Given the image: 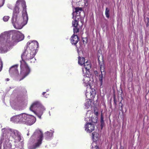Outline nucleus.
<instances>
[{
    "label": "nucleus",
    "instance_id": "nucleus-1",
    "mask_svg": "<svg viewBox=\"0 0 149 149\" xmlns=\"http://www.w3.org/2000/svg\"><path fill=\"white\" fill-rule=\"evenodd\" d=\"M19 4H21L23 8L22 16L20 18V24L19 26V29H22L26 25L28 19V15L26 10V2L24 0H19Z\"/></svg>",
    "mask_w": 149,
    "mask_h": 149
},
{
    "label": "nucleus",
    "instance_id": "nucleus-2",
    "mask_svg": "<svg viewBox=\"0 0 149 149\" xmlns=\"http://www.w3.org/2000/svg\"><path fill=\"white\" fill-rule=\"evenodd\" d=\"M43 133L41 130L37 129L34 132L33 134L31 137L30 140H34L33 142L34 143V148L32 149H35L36 147L39 146L42 143L43 139Z\"/></svg>",
    "mask_w": 149,
    "mask_h": 149
},
{
    "label": "nucleus",
    "instance_id": "nucleus-3",
    "mask_svg": "<svg viewBox=\"0 0 149 149\" xmlns=\"http://www.w3.org/2000/svg\"><path fill=\"white\" fill-rule=\"evenodd\" d=\"M19 13V0H17L13 8L12 22L14 27L16 29L19 28L18 17Z\"/></svg>",
    "mask_w": 149,
    "mask_h": 149
},
{
    "label": "nucleus",
    "instance_id": "nucleus-4",
    "mask_svg": "<svg viewBox=\"0 0 149 149\" xmlns=\"http://www.w3.org/2000/svg\"><path fill=\"white\" fill-rule=\"evenodd\" d=\"M32 49V50H31L30 49H28L27 47L26 48L21 56L22 60L24 61V60L26 59H32L34 57L36 53V50L34 49Z\"/></svg>",
    "mask_w": 149,
    "mask_h": 149
},
{
    "label": "nucleus",
    "instance_id": "nucleus-5",
    "mask_svg": "<svg viewBox=\"0 0 149 149\" xmlns=\"http://www.w3.org/2000/svg\"><path fill=\"white\" fill-rule=\"evenodd\" d=\"M20 75L22 78L20 80L26 77L30 72V69L24 61H20Z\"/></svg>",
    "mask_w": 149,
    "mask_h": 149
},
{
    "label": "nucleus",
    "instance_id": "nucleus-6",
    "mask_svg": "<svg viewBox=\"0 0 149 149\" xmlns=\"http://www.w3.org/2000/svg\"><path fill=\"white\" fill-rule=\"evenodd\" d=\"M10 105L12 108L16 110L18 107L19 100L17 97L12 99L10 101Z\"/></svg>",
    "mask_w": 149,
    "mask_h": 149
},
{
    "label": "nucleus",
    "instance_id": "nucleus-7",
    "mask_svg": "<svg viewBox=\"0 0 149 149\" xmlns=\"http://www.w3.org/2000/svg\"><path fill=\"white\" fill-rule=\"evenodd\" d=\"M18 65L16 64L11 66L9 70V73L11 76H17L18 74Z\"/></svg>",
    "mask_w": 149,
    "mask_h": 149
},
{
    "label": "nucleus",
    "instance_id": "nucleus-8",
    "mask_svg": "<svg viewBox=\"0 0 149 149\" xmlns=\"http://www.w3.org/2000/svg\"><path fill=\"white\" fill-rule=\"evenodd\" d=\"M41 106V104L39 102H34L30 108V110L36 114V111L38 110V109Z\"/></svg>",
    "mask_w": 149,
    "mask_h": 149
},
{
    "label": "nucleus",
    "instance_id": "nucleus-9",
    "mask_svg": "<svg viewBox=\"0 0 149 149\" xmlns=\"http://www.w3.org/2000/svg\"><path fill=\"white\" fill-rule=\"evenodd\" d=\"M85 128L87 132L91 133L94 130L95 127L94 124L89 122L85 125Z\"/></svg>",
    "mask_w": 149,
    "mask_h": 149
},
{
    "label": "nucleus",
    "instance_id": "nucleus-10",
    "mask_svg": "<svg viewBox=\"0 0 149 149\" xmlns=\"http://www.w3.org/2000/svg\"><path fill=\"white\" fill-rule=\"evenodd\" d=\"M26 124L29 125L33 124L36 121V118L31 115H28Z\"/></svg>",
    "mask_w": 149,
    "mask_h": 149
},
{
    "label": "nucleus",
    "instance_id": "nucleus-11",
    "mask_svg": "<svg viewBox=\"0 0 149 149\" xmlns=\"http://www.w3.org/2000/svg\"><path fill=\"white\" fill-rule=\"evenodd\" d=\"M28 115L25 113L19 114V122L23 124H26Z\"/></svg>",
    "mask_w": 149,
    "mask_h": 149
},
{
    "label": "nucleus",
    "instance_id": "nucleus-12",
    "mask_svg": "<svg viewBox=\"0 0 149 149\" xmlns=\"http://www.w3.org/2000/svg\"><path fill=\"white\" fill-rule=\"evenodd\" d=\"M88 114H86V115L85 117V120L87 122L91 121V122H90V123H91L92 124H93L94 123H96L97 122V118L96 117H91L90 118V117H88Z\"/></svg>",
    "mask_w": 149,
    "mask_h": 149
},
{
    "label": "nucleus",
    "instance_id": "nucleus-13",
    "mask_svg": "<svg viewBox=\"0 0 149 149\" xmlns=\"http://www.w3.org/2000/svg\"><path fill=\"white\" fill-rule=\"evenodd\" d=\"M5 41H0V52L4 53L6 52V45L5 44Z\"/></svg>",
    "mask_w": 149,
    "mask_h": 149
},
{
    "label": "nucleus",
    "instance_id": "nucleus-14",
    "mask_svg": "<svg viewBox=\"0 0 149 149\" xmlns=\"http://www.w3.org/2000/svg\"><path fill=\"white\" fill-rule=\"evenodd\" d=\"M6 131V132H8V133L11 134L12 136L13 135V134L15 135V136H17V137H19L18 131L16 130H14L13 132L12 133V131L11 130L9 129H2V132H4L5 131Z\"/></svg>",
    "mask_w": 149,
    "mask_h": 149
},
{
    "label": "nucleus",
    "instance_id": "nucleus-15",
    "mask_svg": "<svg viewBox=\"0 0 149 149\" xmlns=\"http://www.w3.org/2000/svg\"><path fill=\"white\" fill-rule=\"evenodd\" d=\"M31 45V46L30 47H29V48H30L29 49L32 50V49H33L35 50L34 48L36 47V45H37V47H38V43L36 41H30L27 42V46H28V45Z\"/></svg>",
    "mask_w": 149,
    "mask_h": 149
},
{
    "label": "nucleus",
    "instance_id": "nucleus-16",
    "mask_svg": "<svg viewBox=\"0 0 149 149\" xmlns=\"http://www.w3.org/2000/svg\"><path fill=\"white\" fill-rule=\"evenodd\" d=\"M71 42L72 45H75L79 41V38L77 35L73 34L71 37Z\"/></svg>",
    "mask_w": 149,
    "mask_h": 149
},
{
    "label": "nucleus",
    "instance_id": "nucleus-17",
    "mask_svg": "<svg viewBox=\"0 0 149 149\" xmlns=\"http://www.w3.org/2000/svg\"><path fill=\"white\" fill-rule=\"evenodd\" d=\"M54 132V131L51 132L47 131L45 132L44 133V137L45 139L47 140L50 139L53 136Z\"/></svg>",
    "mask_w": 149,
    "mask_h": 149
},
{
    "label": "nucleus",
    "instance_id": "nucleus-18",
    "mask_svg": "<svg viewBox=\"0 0 149 149\" xmlns=\"http://www.w3.org/2000/svg\"><path fill=\"white\" fill-rule=\"evenodd\" d=\"M92 137L93 141H96L98 139L99 136V134L97 132H94L92 134Z\"/></svg>",
    "mask_w": 149,
    "mask_h": 149
},
{
    "label": "nucleus",
    "instance_id": "nucleus-19",
    "mask_svg": "<svg viewBox=\"0 0 149 149\" xmlns=\"http://www.w3.org/2000/svg\"><path fill=\"white\" fill-rule=\"evenodd\" d=\"M83 64L86 70H88L91 68V65L90 62L89 61H87L85 62Z\"/></svg>",
    "mask_w": 149,
    "mask_h": 149
},
{
    "label": "nucleus",
    "instance_id": "nucleus-20",
    "mask_svg": "<svg viewBox=\"0 0 149 149\" xmlns=\"http://www.w3.org/2000/svg\"><path fill=\"white\" fill-rule=\"evenodd\" d=\"M10 121L13 123H17L19 122V116L17 115L13 116L10 118Z\"/></svg>",
    "mask_w": 149,
    "mask_h": 149
},
{
    "label": "nucleus",
    "instance_id": "nucleus-21",
    "mask_svg": "<svg viewBox=\"0 0 149 149\" xmlns=\"http://www.w3.org/2000/svg\"><path fill=\"white\" fill-rule=\"evenodd\" d=\"M78 59L79 64L80 65H83L85 63L84 58L83 57H80L79 56Z\"/></svg>",
    "mask_w": 149,
    "mask_h": 149
},
{
    "label": "nucleus",
    "instance_id": "nucleus-22",
    "mask_svg": "<svg viewBox=\"0 0 149 149\" xmlns=\"http://www.w3.org/2000/svg\"><path fill=\"white\" fill-rule=\"evenodd\" d=\"M19 141L20 143H19V145L21 144V147L19 148L21 149H24L23 147L24 145V142H23V137H21L20 135H19Z\"/></svg>",
    "mask_w": 149,
    "mask_h": 149
},
{
    "label": "nucleus",
    "instance_id": "nucleus-23",
    "mask_svg": "<svg viewBox=\"0 0 149 149\" xmlns=\"http://www.w3.org/2000/svg\"><path fill=\"white\" fill-rule=\"evenodd\" d=\"M9 36V34L7 32H5L4 33L1 34L0 35V39H2L3 38H5L6 37H7Z\"/></svg>",
    "mask_w": 149,
    "mask_h": 149
},
{
    "label": "nucleus",
    "instance_id": "nucleus-24",
    "mask_svg": "<svg viewBox=\"0 0 149 149\" xmlns=\"http://www.w3.org/2000/svg\"><path fill=\"white\" fill-rule=\"evenodd\" d=\"M82 9L81 8L77 7L75 9V12L78 15L79 14L80 12L81 11Z\"/></svg>",
    "mask_w": 149,
    "mask_h": 149
},
{
    "label": "nucleus",
    "instance_id": "nucleus-25",
    "mask_svg": "<svg viewBox=\"0 0 149 149\" xmlns=\"http://www.w3.org/2000/svg\"><path fill=\"white\" fill-rule=\"evenodd\" d=\"M91 102L89 100L88 101H87L85 103V106L86 107V108L87 109L89 108L91 106Z\"/></svg>",
    "mask_w": 149,
    "mask_h": 149
},
{
    "label": "nucleus",
    "instance_id": "nucleus-26",
    "mask_svg": "<svg viewBox=\"0 0 149 149\" xmlns=\"http://www.w3.org/2000/svg\"><path fill=\"white\" fill-rule=\"evenodd\" d=\"M18 32L17 31H15L13 32L14 35L13 36V39H16L17 38V36L18 34Z\"/></svg>",
    "mask_w": 149,
    "mask_h": 149
},
{
    "label": "nucleus",
    "instance_id": "nucleus-27",
    "mask_svg": "<svg viewBox=\"0 0 149 149\" xmlns=\"http://www.w3.org/2000/svg\"><path fill=\"white\" fill-rule=\"evenodd\" d=\"M99 64L100 66V68L101 70V73H102V72H104V64L102 63H100Z\"/></svg>",
    "mask_w": 149,
    "mask_h": 149
},
{
    "label": "nucleus",
    "instance_id": "nucleus-28",
    "mask_svg": "<svg viewBox=\"0 0 149 149\" xmlns=\"http://www.w3.org/2000/svg\"><path fill=\"white\" fill-rule=\"evenodd\" d=\"M109 10L108 9V8H106L105 9V14L106 17L109 18Z\"/></svg>",
    "mask_w": 149,
    "mask_h": 149
},
{
    "label": "nucleus",
    "instance_id": "nucleus-29",
    "mask_svg": "<svg viewBox=\"0 0 149 149\" xmlns=\"http://www.w3.org/2000/svg\"><path fill=\"white\" fill-rule=\"evenodd\" d=\"M24 36L22 33L19 32V41L24 40Z\"/></svg>",
    "mask_w": 149,
    "mask_h": 149
},
{
    "label": "nucleus",
    "instance_id": "nucleus-30",
    "mask_svg": "<svg viewBox=\"0 0 149 149\" xmlns=\"http://www.w3.org/2000/svg\"><path fill=\"white\" fill-rule=\"evenodd\" d=\"M72 25L74 27H77L78 24V22L76 20H75L72 22Z\"/></svg>",
    "mask_w": 149,
    "mask_h": 149
},
{
    "label": "nucleus",
    "instance_id": "nucleus-31",
    "mask_svg": "<svg viewBox=\"0 0 149 149\" xmlns=\"http://www.w3.org/2000/svg\"><path fill=\"white\" fill-rule=\"evenodd\" d=\"M93 86V87H94V84H88L86 85V86L88 88V87H89L90 89H91L92 90V91H93V90H94L95 91V89L93 88L92 86Z\"/></svg>",
    "mask_w": 149,
    "mask_h": 149
},
{
    "label": "nucleus",
    "instance_id": "nucleus-32",
    "mask_svg": "<svg viewBox=\"0 0 149 149\" xmlns=\"http://www.w3.org/2000/svg\"><path fill=\"white\" fill-rule=\"evenodd\" d=\"M123 104L121 101L119 104V109L120 111H122L123 110Z\"/></svg>",
    "mask_w": 149,
    "mask_h": 149
},
{
    "label": "nucleus",
    "instance_id": "nucleus-33",
    "mask_svg": "<svg viewBox=\"0 0 149 149\" xmlns=\"http://www.w3.org/2000/svg\"><path fill=\"white\" fill-rule=\"evenodd\" d=\"M74 30V34H75L76 33L78 32L79 31V29L77 28V27H74L73 29Z\"/></svg>",
    "mask_w": 149,
    "mask_h": 149
},
{
    "label": "nucleus",
    "instance_id": "nucleus-34",
    "mask_svg": "<svg viewBox=\"0 0 149 149\" xmlns=\"http://www.w3.org/2000/svg\"><path fill=\"white\" fill-rule=\"evenodd\" d=\"M9 18V17L8 16H5L3 17V19L5 22L7 21Z\"/></svg>",
    "mask_w": 149,
    "mask_h": 149
},
{
    "label": "nucleus",
    "instance_id": "nucleus-35",
    "mask_svg": "<svg viewBox=\"0 0 149 149\" xmlns=\"http://www.w3.org/2000/svg\"><path fill=\"white\" fill-rule=\"evenodd\" d=\"M3 67V63L2 61L0 60V72L2 69Z\"/></svg>",
    "mask_w": 149,
    "mask_h": 149
},
{
    "label": "nucleus",
    "instance_id": "nucleus-36",
    "mask_svg": "<svg viewBox=\"0 0 149 149\" xmlns=\"http://www.w3.org/2000/svg\"><path fill=\"white\" fill-rule=\"evenodd\" d=\"M39 109H41V110L42 111L45 110V107L43 106H42L41 104L40 107L39 108Z\"/></svg>",
    "mask_w": 149,
    "mask_h": 149
},
{
    "label": "nucleus",
    "instance_id": "nucleus-37",
    "mask_svg": "<svg viewBox=\"0 0 149 149\" xmlns=\"http://www.w3.org/2000/svg\"><path fill=\"white\" fill-rule=\"evenodd\" d=\"M3 138H2L1 139V140H0V149H1V144L2 143V141H3Z\"/></svg>",
    "mask_w": 149,
    "mask_h": 149
},
{
    "label": "nucleus",
    "instance_id": "nucleus-38",
    "mask_svg": "<svg viewBox=\"0 0 149 149\" xmlns=\"http://www.w3.org/2000/svg\"><path fill=\"white\" fill-rule=\"evenodd\" d=\"M100 121L101 123H103L104 122L103 118L102 116L101 117Z\"/></svg>",
    "mask_w": 149,
    "mask_h": 149
},
{
    "label": "nucleus",
    "instance_id": "nucleus-39",
    "mask_svg": "<svg viewBox=\"0 0 149 149\" xmlns=\"http://www.w3.org/2000/svg\"><path fill=\"white\" fill-rule=\"evenodd\" d=\"M94 113L96 116H98V113L97 111H94Z\"/></svg>",
    "mask_w": 149,
    "mask_h": 149
},
{
    "label": "nucleus",
    "instance_id": "nucleus-40",
    "mask_svg": "<svg viewBox=\"0 0 149 149\" xmlns=\"http://www.w3.org/2000/svg\"><path fill=\"white\" fill-rule=\"evenodd\" d=\"M9 79L8 78H6V80L7 81H9Z\"/></svg>",
    "mask_w": 149,
    "mask_h": 149
},
{
    "label": "nucleus",
    "instance_id": "nucleus-41",
    "mask_svg": "<svg viewBox=\"0 0 149 149\" xmlns=\"http://www.w3.org/2000/svg\"><path fill=\"white\" fill-rule=\"evenodd\" d=\"M46 93V92H43L42 93V94L43 95H44V94H45V93Z\"/></svg>",
    "mask_w": 149,
    "mask_h": 149
},
{
    "label": "nucleus",
    "instance_id": "nucleus-42",
    "mask_svg": "<svg viewBox=\"0 0 149 149\" xmlns=\"http://www.w3.org/2000/svg\"><path fill=\"white\" fill-rule=\"evenodd\" d=\"M114 102L115 104L116 105V102L115 100V99L114 100Z\"/></svg>",
    "mask_w": 149,
    "mask_h": 149
},
{
    "label": "nucleus",
    "instance_id": "nucleus-43",
    "mask_svg": "<svg viewBox=\"0 0 149 149\" xmlns=\"http://www.w3.org/2000/svg\"><path fill=\"white\" fill-rule=\"evenodd\" d=\"M38 116V117L40 118V119L41 118V116H39H39Z\"/></svg>",
    "mask_w": 149,
    "mask_h": 149
},
{
    "label": "nucleus",
    "instance_id": "nucleus-44",
    "mask_svg": "<svg viewBox=\"0 0 149 149\" xmlns=\"http://www.w3.org/2000/svg\"><path fill=\"white\" fill-rule=\"evenodd\" d=\"M74 12H73L72 13V14L73 15V17H74Z\"/></svg>",
    "mask_w": 149,
    "mask_h": 149
},
{
    "label": "nucleus",
    "instance_id": "nucleus-45",
    "mask_svg": "<svg viewBox=\"0 0 149 149\" xmlns=\"http://www.w3.org/2000/svg\"><path fill=\"white\" fill-rule=\"evenodd\" d=\"M29 133H28L27 134V135L29 136Z\"/></svg>",
    "mask_w": 149,
    "mask_h": 149
},
{
    "label": "nucleus",
    "instance_id": "nucleus-46",
    "mask_svg": "<svg viewBox=\"0 0 149 149\" xmlns=\"http://www.w3.org/2000/svg\"><path fill=\"white\" fill-rule=\"evenodd\" d=\"M47 91H49V89H47Z\"/></svg>",
    "mask_w": 149,
    "mask_h": 149
},
{
    "label": "nucleus",
    "instance_id": "nucleus-47",
    "mask_svg": "<svg viewBox=\"0 0 149 149\" xmlns=\"http://www.w3.org/2000/svg\"><path fill=\"white\" fill-rule=\"evenodd\" d=\"M86 97H87V95L86 94Z\"/></svg>",
    "mask_w": 149,
    "mask_h": 149
},
{
    "label": "nucleus",
    "instance_id": "nucleus-48",
    "mask_svg": "<svg viewBox=\"0 0 149 149\" xmlns=\"http://www.w3.org/2000/svg\"><path fill=\"white\" fill-rule=\"evenodd\" d=\"M24 107V105L23 106V107Z\"/></svg>",
    "mask_w": 149,
    "mask_h": 149
},
{
    "label": "nucleus",
    "instance_id": "nucleus-49",
    "mask_svg": "<svg viewBox=\"0 0 149 149\" xmlns=\"http://www.w3.org/2000/svg\"><path fill=\"white\" fill-rule=\"evenodd\" d=\"M148 20H149V18H148Z\"/></svg>",
    "mask_w": 149,
    "mask_h": 149
},
{
    "label": "nucleus",
    "instance_id": "nucleus-50",
    "mask_svg": "<svg viewBox=\"0 0 149 149\" xmlns=\"http://www.w3.org/2000/svg\"><path fill=\"white\" fill-rule=\"evenodd\" d=\"M45 97H47V96H45Z\"/></svg>",
    "mask_w": 149,
    "mask_h": 149
},
{
    "label": "nucleus",
    "instance_id": "nucleus-51",
    "mask_svg": "<svg viewBox=\"0 0 149 149\" xmlns=\"http://www.w3.org/2000/svg\"><path fill=\"white\" fill-rule=\"evenodd\" d=\"M92 92H93V93H94V92H93V91H92Z\"/></svg>",
    "mask_w": 149,
    "mask_h": 149
}]
</instances>
